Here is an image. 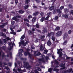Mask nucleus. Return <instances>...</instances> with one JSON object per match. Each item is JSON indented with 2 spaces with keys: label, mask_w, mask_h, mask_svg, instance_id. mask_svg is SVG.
<instances>
[{
  "label": "nucleus",
  "mask_w": 73,
  "mask_h": 73,
  "mask_svg": "<svg viewBox=\"0 0 73 73\" xmlns=\"http://www.w3.org/2000/svg\"><path fill=\"white\" fill-rule=\"evenodd\" d=\"M57 53L59 55V57L60 58H62V51L63 50L62 48H60V49H57Z\"/></svg>",
  "instance_id": "1"
},
{
  "label": "nucleus",
  "mask_w": 73,
  "mask_h": 73,
  "mask_svg": "<svg viewBox=\"0 0 73 73\" xmlns=\"http://www.w3.org/2000/svg\"><path fill=\"white\" fill-rule=\"evenodd\" d=\"M24 54L25 56H27L29 55V57L31 59L32 58V55L29 53V52H28L27 51H26L24 53Z\"/></svg>",
  "instance_id": "2"
},
{
  "label": "nucleus",
  "mask_w": 73,
  "mask_h": 73,
  "mask_svg": "<svg viewBox=\"0 0 73 73\" xmlns=\"http://www.w3.org/2000/svg\"><path fill=\"white\" fill-rule=\"evenodd\" d=\"M62 35V31H59L57 32L56 34V37H60Z\"/></svg>",
  "instance_id": "3"
},
{
  "label": "nucleus",
  "mask_w": 73,
  "mask_h": 73,
  "mask_svg": "<svg viewBox=\"0 0 73 73\" xmlns=\"http://www.w3.org/2000/svg\"><path fill=\"white\" fill-rule=\"evenodd\" d=\"M70 16V14L69 13H66L65 14H63L62 15L63 17L65 18V19H68L69 17V16Z\"/></svg>",
  "instance_id": "4"
},
{
  "label": "nucleus",
  "mask_w": 73,
  "mask_h": 73,
  "mask_svg": "<svg viewBox=\"0 0 73 73\" xmlns=\"http://www.w3.org/2000/svg\"><path fill=\"white\" fill-rule=\"evenodd\" d=\"M61 67H62V68H61V69L62 70L65 69L66 67H65V63L62 64L60 65V66Z\"/></svg>",
  "instance_id": "5"
},
{
  "label": "nucleus",
  "mask_w": 73,
  "mask_h": 73,
  "mask_svg": "<svg viewBox=\"0 0 73 73\" xmlns=\"http://www.w3.org/2000/svg\"><path fill=\"white\" fill-rule=\"evenodd\" d=\"M3 25H0V28H3L4 27V26H5V25H7V24H8L7 22H6L5 23H2Z\"/></svg>",
  "instance_id": "6"
},
{
  "label": "nucleus",
  "mask_w": 73,
  "mask_h": 73,
  "mask_svg": "<svg viewBox=\"0 0 73 73\" xmlns=\"http://www.w3.org/2000/svg\"><path fill=\"white\" fill-rule=\"evenodd\" d=\"M10 29L12 31L10 32V34H12V35H15L16 33L15 32H14V30H13V29L12 28H11Z\"/></svg>",
  "instance_id": "7"
},
{
  "label": "nucleus",
  "mask_w": 73,
  "mask_h": 73,
  "mask_svg": "<svg viewBox=\"0 0 73 73\" xmlns=\"http://www.w3.org/2000/svg\"><path fill=\"white\" fill-rule=\"evenodd\" d=\"M48 32V29L46 28H44L43 29V30L42 31V33L44 34Z\"/></svg>",
  "instance_id": "8"
},
{
  "label": "nucleus",
  "mask_w": 73,
  "mask_h": 73,
  "mask_svg": "<svg viewBox=\"0 0 73 73\" xmlns=\"http://www.w3.org/2000/svg\"><path fill=\"white\" fill-rule=\"evenodd\" d=\"M9 45L10 46V49H9V50H12V48L13 46V44L12 42H11L9 43Z\"/></svg>",
  "instance_id": "9"
},
{
  "label": "nucleus",
  "mask_w": 73,
  "mask_h": 73,
  "mask_svg": "<svg viewBox=\"0 0 73 73\" xmlns=\"http://www.w3.org/2000/svg\"><path fill=\"white\" fill-rule=\"evenodd\" d=\"M24 43V40H21L20 42H19V46H21V45H23Z\"/></svg>",
  "instance_id": "10"
},
{
  "label": "nucleus",
  "mask_w": 73,
  "mask_h": 73,
  "mask_svg": "<svg viewBox=\"0 0 73 73\" xmlns=\"http://www.w3.org/2000/svg\"><path fill=\"white\" fill-rule=\"evenodd\" d=\"M39 61H42V62H44V63H45V61L44 60V58H42L39 59Z\"/></svg>",
  "instance_id": "11"
},
{
  "label": "nucleus",
  "mask_w": 73,
  "mask_h": 73,
  "mask_svg": "<svg viewBox=\"0 0 73 73\" xmlns=\"http://www.w3.org/2000/svg\"><path fill=\"white\" fill-rule=\"evenodd\" d=\"M21 50V52H19V56L20 57H21L22 56H23V54H22V52H24V51L23 50V49H21L20 50V52Z\"/></svg>",
  "instance_id": "12"
},
{
  "label": "nucleus",
  "mask_w": 73,
  "mask_h": 73,
  "mask_svg": "<svg viewBox=\"0 0 73 73\" xmlns=\"http://www.w3.org/2000/svg\"><path fill=\"white\" fill-rule=\"evenodd\" d=\"M31 0H25V4H26L27 5H29V4L30 3V1Z\"/></svg>",
  "instance_id": "13"
},
{
  "label": "nucleus",
  "mask_w": 73,
  "mask_h": 73,
  "mask_svg": "<svg viewBox=\"0 0 73 73\" xmlns=\"http://www.w3.org/2000/svg\"><path fill=\"white\" fill-rule=\"evenodd\" d=\"M38 13H39L38 11L35 12L33 13V16H37L38 15Z\"/></svg>",
  "instance_id": "14"
},
{
  "label": "nucleus",
  "mask_w": 73,
  "mask_h": 73,
  "mask_svg": "<svg viewBox=\"0 0 73 73\" xmlns=\"http://www.w3.org/2000/svg\"><path fill=\"white\" fill-rule=\"evenodd\" d=\"M64 12H65V13H68L69 12V10H68V9H64Z\"/></svg>",
  "instance_id": "15"
},
{
  "label": "nucleus",
  "mask_w": 73,
  "mask_h": 73,
  "mask_svg": "<svg viewBox=\"0 0 73 73\" xmlns=\"http://www.w3.org/2000/svg\"><path fill=\"white\" fill-rule=\"evenodd\" d=\"M60 29V27L58 26L55 28V31H59Z\"/></svg>",
  "instance_id": "16"
},
{
  "label": "nucleus",
  "mask_w": 73,
  "mask_h": 73,
  "mask_svg": "<svg viewBox=\"0 0 73 73\" xmlns=\"http://www.w3.org/2000/svg\"><path fill=\"white\" fill-rule=\"evenodd\" d=\"M43 50L44 47L42 46V45H41L40 47V51H43Z\"/></svg>",
  "instance_id": "17"
},
{
  "label": "nucleus",
  "mask_w": 73,
  "mask_h": 73,
  "mask_svg": "<svg viewBox=\"0 0 73 73\" xmlns=\"http://www.w3.org/2000/svg\"><path fill=\"white\" fill-rule=\"evenodd\" d=\"M54 8V6H52L51 7H50L49 10L50 11H52L53 10Z\"/></svg>",
  "instance_id": "18"
},
{
  "label": "nucleus",
  "mask_w": 73,
  "mask_h": 73,
  "mask_svg": "<svg viewBox=\"0 0 73 73\" xmlns=\"http://www.w3.org/2000/svg\"><path fill=\"white\" fill-rule=\"evenodd\" d=\"M67 36H68V34L66 33H65L63 36L64 38H66L67 37Z\"/></svg>",
  "instance_id": "19"
},
{
  "label": "nucleus",
  "mask_w": 73,
  "mask_h": 73,
  "mask_svg": "<svg viewBox=\"0 0 73 73\" xmlns=\"http://www.w3.org/2000/svg\"><path fill=\"white\" fill-rule=\"evenodd\" d=\"M36 20V18L35 17H33V18L32 19V21L33 23H35V21Z\"/></svg>",
  "instance_id": "20"
},
{
  "label": "nucleus",
  "mask_w": 73,
  "mask_h": 73,
  "mask_svg": "<svg viewBox=\"0 0 73 73\" xmlns=\"http://www.w3.org/2000/svg\"><path fill=\"white\" fill-rule=\"evenodd\" d=\"M47 45L50 46L51 45V42L50 40H48L47 43Z\"/></svg>",
  "instance_id": "21"
},
{
  "label": "nucleus",
  "mask_w": 73,
  "mask_h": 73,
  "mask_svg": "<svg viewBox=\"0 0 73 73\" xmlns=\"http://www.w3.org/2000/svg\"><path fill=\"white\" fill-rule=\"evenodd\" d=\"M19 13H21V14H23L24 13V11L22 10H20L19 11Z\"/></svg>",
  "instance_id": "22"
},
{
  "label": "nucleus",
  "mask_w": 73,
  "mask_h": 73,
  "mask_svg": "<svg viewBox=\"0 0 73 73\" xmlns=\"http://www.w3.org/2000/svg\"><path fill=\"white\" fill-rule=\"evenodd\" d=\"M24 8L25 9H28V8H29V5H25Z\"/></svg>",
  "instance_id": "23"
},
{
  "label": "nucleus",
  "mask_w": 73,
  "mask_h": 73,
  "mask_svg": "<svg viewBox=\"0 0 73 73\" xmlns=\"http://www.w3.org/2000/svg\"><path fill=\"white\" fill-rule=\"evenodd\" d=\"M68 41L66 40H65L63 43V45H66L67 44Z\"/></svg>",
  "instance_id": "24"
},
{
  "label": "nucleus",
  "mask_w": 73,
  "mask_h": 73,
  "mask_svg": "<svg viewBox=\"0 0 73 73\" xmlns=\"http://www.w3.org/2000/svg\"><path fill=\"white\" fill-rule=\"evenodd\" d=\"M44 20H45V17H42L41 18V19L40 20V21H41V22H43Z\"/></svg>",
  "instance_id": "25"
},
{
  "label": "nucleus",
  "mask_w": 73,
  "mask_h": 73,
  "mask_svg": "<svg viewBox=\"0 0 73 73\" xmlns=\"http://www.w3.org/2000/svg\"><path fill=\"white\" fill-rule=\"evenodd\" d=\"M26 68L27 69L30 70V69H31V65H29V66H27V67H26Z\"/></svg>",
  "instance_id": "26"
},
{
  "label": "nucleus",
  "mask_w": 73,
  "mask_h": 73,
  "mask_svg": "<svg viewBox=\"0 0 73 73\" xmlns=\"http://www.w3.org/2000/svg\"><path fill=\"white\" fill-rule=\"evenodd\" d=\"M71 13L72 15H73V10H71L70 12L68 14H70V16L71 15Z\"/></svg>",
  "instance_id": "27"
},
{
  "label": "nucleus",
  "mask_w": 73,
  "mask_h": 73,
  "mask_svg": "<svg viewBox=\"0 0 73 73\" xmlns=\"http://www.w3.org/2000/svg\"><path fill=\"white\" fill-rule=\"evenodd\" d=\"M25 35H22L21 38V40H24V38H25Z\"/></svg>",
  "instance_id": "28"
},
{
  "label": "nucleus",
  "mask_w": 73,
  "mask_h": 73,
  "mask_svg": "<svg viewBox=\"0 0 73 73\" xmlns=\"http://www.w3.org/2000/svg\"><path fill=\"white\" fill-rule=\"evenodd\" d=\"M57 11L58 13H59V14H60L61 13V11H60V9H58Z\"/></svg>",
  "instance_id": "29"
},
{
  "label": "nucleus",
  "mask_w": 73,
  "mask_h": 73,
  "mask_svg": "<svg viewBox=\"0 0 73 73\" xmlns=\"http://www.w3.org/2000/svg\"><path fill=\"white\" fill-rule=\"evenodd\" d=\"M68 6L70 8H72V4H69Z\"/></svg>",
  "instance_id": "30"
},
{
  "label": "nucleus",
  "mask_w": 73,
  "mask_h": 73,
  "mask_svg": "<svg viewBox=\"0 0 73 73\" xmlns=\"http://www.w3.org/2000/svg\"><path fill=\"white\" fill-rule=\"evenodd\" d=\"M36 68L38 71H41V69L39 67H37Z\"/></svg>",
  "instance_id": "31"
},
{
  "label": "nucleus",
  "mask_w": 73,
  "mask_h": 73,
  "mask_svg": "<svg viewBox=\"0 0 73 73\" xmlns=\"http://www.w3.org/2000/svg\"><path fill=\"white\" fill-rule=\"evenodd\" d=\"M28 33L29 34V35H32V34H33V33H32V31H29L28 32Z\"/></svg>",
  "instance_id": "32"
},
{
  "label": "nucleus",
  "mask_w": 73,
  "mask_h": 73,
  "mask_svg": "<svg viewBox=\"0 0 73 73\" xmlns=\"http://www.w3.org/2000/svg\"><path fill=\"white\" fill-rule=\"evenodd\" d=\"M45 37V35H43V36H40V38L41 39H44Z\"/></svg>",
  "instance_id": "33"
},
{
  "label": "nucleus",
  "mask_w": 73,
  "mask_h": 73,
  "mask_svg": "<svg viewBox=\"0 0 73 73\" xmlns=\"http://www.w3.org/2000/svg\"><path fill=\"white\" fill-rule=\"evenodd\" d=\"M55 63L56 64L58 65L59 64V62L57 61V60H55Z\"/></svg>",
  "instance_id": "34"
},
{
  "label": "nucleus",
  "mask_w": 73,
  "mask_h": 73,
  "mask_svg": "<svg viewBox=\"0 0 73 73\" xmlns=\"http://www.w3.org/2000/svg\"><path fill=\"white\" fill-rule=\"evenodd\" d=\"M48 50H44V53L45 54H47V53H48Z\"/></svg>",
  "instance_id": "35"
},
{
  "label": "nucleus",
  "mask_w": 73,
  "mask_h": 73,
  "mask_svg": "<svg viewBox=\"0 0 73 73\" xmlns=\"http://www.w3.org/2000/svg\"><path fill=\"white\" fill-rule=\"evenodd\" d=\"M31 18H32V15H29L28 16V19H31Z\"/></svg>",
  "instance_id": "36"
},
{
  "label": "nucleus",
  "mask_w": 73,
  "mask_h": 73,
  "mask_svg": "<svg viewBox=\"0 0 73 73\" xmlns=\"http://www.w3.org/2000/svg\"><path fill=\"white\" fill-rule=\"evenodd\" d=\"M25 66H26V67H27V66H28L29 65V63H28V62H26L25 63Z\"/></svg>",
  "instance_id": "37"
},
{
  "label": "nucleus",
  "mask_w": 73,
  "mask_h": 73,
  "mask_svg": "<svg viewBox=\"0 0 73 73\" xmlns=\"http://www.w3.org/2000/svg\"><path fill=\"white\" fill-rule=\"evenodd\" d=\"M24 21H27V22H29V20H28L27 19H24Z\"/></svg>",
  "instance_id": "38"
},
{
  "label": "nucleus",
  "mask_w": 73,
  "mask_h": 73,
  "mask_svg": "<svg viewBox=\"0 0 73 73\" xmlns=\"http://www.w3.org/2000/svg\"><path fill=\"white\" fill-rule=\"evenodd\" d=\"M51 38L53 41H55V37L54 36H52Z\"/></svg>",
  "instance_id": "39"
},
{
  "label": "nucleus",
  "mask_w": 73,
  "mask_h": 73,
  "mask_svg": "<svg viewBox=\"0 0 73 73\" xmlns=\"http://www.w3.org/2000/svg\"><path fill=\"white\" fill-rule=\"evenodd\" d=\"M50 36H51L50 33H48L47 36V37H50Z\"/></svg>",
  "instance_id": "40"
},
{
  "label": "nucleus",
  "mask_w": 73,
  "mask_h": 73,
  "mask_svg": "<svg viewBox=\"0 0 73 73\" xmlns=\"http://www.w3.org/2000/svg\"><path fill=\"white\" fill-rule=\"evenodd\" d=\"M64 8V6H61L60 7V10H62V9H63Z\"/></svg>",
  "instance_id": "41"
},
{
  "label": "nucleus",
  "mask_w": 73,
  "mask_h": 73,
  "mask_svg": "<svg viewBox=\"0 0 73 73\" xmlns=\"http://www.w3.org/2000/svg\"><path fill=\"white\" fill-rule=\"evenodd\" d=\"M41 54L40 53V52H38L37 54H36V56H40V55H41Z\"/></svg>",
  "instance_id": "42"
},
{
  "label": "nucleus",
  "mask_w": 73,
  "mask_h": 73,
  "mask_svg": "<svg viewBox=\"0 0 73 73\" xmlns=\"http://www.w3.org/2000/svg\"><path fill=\"white\" fill-rule=\"evenodd\" d=\"M39 25L38 24H36V27L37 28H39Z\"/></svg>",
  "instance_id": "43"
},
{
  "label": "nucleus",
  "mask_w": 73,
  "mask_h": 73,
  "mask_svg": "<svg viewBox=\"0 0 73 73\" xmlns=\"http://www.w3.org/2000/svg\"><path fill=\"white\" fill-rule=\"evenodd\" d=\"M71 33H72V31L71 30H70L68 32V33L69 35H70V34H71Z\"/></svg>",
  "instance_id": "44"
},
{
  "label": "nucleus",
  "mask_w": 73,
  "mask_h": 73,
  "mask_svg": "<svg viewBox=\"0 0 73 73\" xmlns=\"http://www.w3.org/2000/svg\"><path fill=\"white\" fill-rule=\"evenodd\" d=\"M58 16H56L55 17L54 20H58Z\"/></svg>",
  "instance_id": "45"
},
{
  "label": "nucleus",
  "mask_w": 73,
  "mask_h": 73,
  "mask_svg": "<svg viewBox=\"0 0 73 73\" xmlns=\"http://www.w3.org/2000/svg\"><path fill=\"white\" fill-rule=\"evenodd\" d=\"M16 17L17 19H19V18H21V16L17 15L16 16Z\"/></svg>",
  "instance_id": "46"
},
{
  "label": "nucleus",
  "mask_w": 73,
  "mask_h": 73,
  "mask_svg": "<svg viewBox=\"0 0 73 73\" xmlns=\"http://www.w3.org/2000/svg\"><path fill=\"white\" fill-rule=\"evenodd\" d=\"M50 33L51 34V35H52L53 36H54V33L53 32H50Z\"/></svg>",
  "instance_id": "47"
},
{
  "label": "nucleus",
  "mask_w": 73,
  "mask_h": 73,
  "mask_svg": "<svg viewBox=\"0 0 73 73\" xmlns=\"http://www.w3.org/2000/svg\"><path fill=\"white\" fill-rule=\"evenodd\" d=\"M17 18L16 17H13L12 18V20H16V18Z\"/></svg>",
  "instance_id": "48"
},
{
  "label": "nucleus",
  "mask_w": 73,
  "mask_h": 73,
  "mask_svg": "<svg viewBox=\"0 0 73 73\" xmlns=\"http://www.w3.org/2000/svg\"><path fill=\"white\" fill-rule=\"evenodd\" d=\"M11 24L12 25H14L15 24V22L13 21H11Z\"/></svg>",
  "instance_id": "49"
},
{
  "label": "nucleus",
  "mask_w": 73,
  "mask_h": 73,
  "mask_svg": "<svg viewBox=\"0 0 73 73\" xmlns=\"http://www.w3.org/2000/svg\"><path fill=\"white\" fill-rule=\"evenodd\" d=\"M72 68H70L68 70V73H70V72H71L72 71Z\"/></svg>",
  "instance_id": "50"
},
{
  "label": "nucleus",
  "mask_w": 73,
  "mask_h": 73,
  "mask_svg": "<svg viewBox=\"0 0 73 73\" xmlns=\"http://www.w3.org/2000/svg\"><path fill=\"white\" fill-rule=\"evenodd\" d=\"M52 69L51 68H50L48 69V71L49 72H52Z\"/></svg>",
  "instance_id": "51"
},
{
  "label": "nucleus",
  "mask_w": 73,
  "mask_h": 73,
  "mask_svg": "<svg viewBox=\"0 0 73 73\" xmlns=\"http://www.w3.org/2000/svg\"><path fill=\"white\" fill-rule=\"evenodd\" d=\"M64 73H69L68 70H66L64 71Z\"/></svg>",
  "instance_id": "52"
},
{
  "label": "nucleus",
  "mask_w": 73,
  "mask_h": 73,
  "mask_svg": "<svg viewBox=\"0 0 73 73\" xmlns=\"http://www.w3.org/2000/svg\"><path fill=\"white\" fill-rule=\"evenodd\" d=\"M8 65H9V66H12V63L9 62L8 63Z\"/></svg>",
  "instance_id": "53"
},
{
  "label": "nucleus",
  "mask_w": 73,
  "mask_h": 73,
  "mask_svg": "<svg viewBox=\"0 0 73 73\" xmlns=\"http://www.w3.org/2000/svg\"><path fill=\"white\" fill-rule=\"evenodd\" d=\"M3 45V44L2 43V41H1V40H0V46H1V45Z\"/></svg>",
  "instance_id": "54"
},
{
  "label": "nucleus",
  "mask_w": 73,
  "mask_h": 73,
  "mask_svg": "<svg viewBox=\"0 0 73 73\" xmlns=\"http://www.w3.org/2000/svg\"><path fill=\"white\" fill-rule=\"evenodd\" d=\"M5 68L6 69H7V70H9V68L8 67V66H5Z\"/></svg>",
  "instance_id": "55"
},
{
  "label": "nucleus",
  "mask_w": 73,
  "mask_h": 73,
  "mask_svg": "<svg viewBox=\"0 0 73 73\" xmlns=\"http://www.w3.org/2000/svg\"><path fill=\"white\" fill-rule=\"evenodd\" d=\"M2 48L3 49V50H5V47L4 46H3L2 47Z\"/></svg>",
  "instance_id": "56"
},
{
  "label": "nucleus",
  "mask_w": 73,
  "mask_h": 73,
  "mask_svg": "<svg viewBox=\"0 0 73 73\" xmlns=\"http://www.w3.org/2000/svg\"><path fill=\"white\" fill-rule=\"evenodd\" d=\"M33 8H34V9H37V7L36 6H33Z\"/></svg>",
  "instance_id": "57"
},
{
  "label": "nucleus",
  "mask_w": 73,
  "mask_h": 73,
  "mask_svg": "<svg viewBox=\"0 0 73 73\" xmlns=\"http://www.w3.org/2000/svg\"><path fill=\"white\" fill-rule=\"evenodd\" d=\"M54 70H55V71L56 72H59V69H55Z\"/></svg>",
  "instance_id": "58"
},
{
  "label": "nucleus",
  "mask_w": 73,
  "mask_h": 73,
  "mask_svg": "<svg viewBox=\"0 0 73 73\" xmlns=\"http://www.w3.org/2000/svg\"><path fill=\"white\" fill-rule=\"evenodd\" d=\"M31 48L32 49H35V47H34L33 46H31Z\"/></svg>",
  "instance_id": "59"
},
{
  "label": "nucleus",
  "mask_w": 73,
  "mask_h": 73,
  "mask_svg": "<svg viewBox=\"0 0 73 73\" xmlns=\"http://www.w3.org/2000/svg\"><path fill=\"white\" fill-rule=\"evenodd\" d=\"M26 24L27 26H28V27H30V25H29V23H26Z\"/></svg>",
  "instance_id": "60"
},
{
  "label": "nucleus",
  "mask_w": 73,
  "mask_h": 73,
  "mask_svg": "<svg viewBox=\"0 0 73 73\" xmlns=\"http://www.w3.org/2000/svg\"><path fill=\"white\" fill-rule=\"evenodd\" d=\"M17 63L18 64H19V65H20V64H21V62L19 61H17Z\"/></svg>",
  "instance_id": "61"
},
{
  "label": "nucleus",
  "mask_w": 73,
  "mask_h": 73,
  "mask_svg": "<svg viewBox=\"0 0 73 73\" xmlns=\"http://www.w3.org/2000/svg\"><path fill=\"white\" fill-rule=\"evenodd\" d=\"M36 31L37 32H39L40 33H41V31L40 30L37 29L36 30Z\"/></svg>",
  "instance_id": "62"
},
{
  "label": "nucleus",
  "mask_w": 73,
  "mask_h": 73,
  "mask_svg": "<svg viewBox=\"0 0 73 73\" xmlns=\"http://www.w3.org/2000/svg\"><path fill=\"white\" fill-rule=\"evenodd\" d=\"M44 15V13H43V12H42L40 13V15L41 16H42Z\"/></svg>",
  "instance_id": "63"
},
{
  "label": "nucleus",
  "mask_w": 73,
  "mask_h": 73,
  "mask_svg": "<svg viewBox=\"0 0 73 73\" xmlns=\"http://www.w3.org/2000/svg\"><path fill=\"white\" fill-rule=\"evenodd\" d=\"M15 3L16 4H17V3H18V0H15Z\"/></svg>",
  "instance_id": "64"
}]
</instances>
